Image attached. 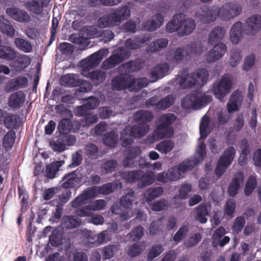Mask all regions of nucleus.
<instances>
[{
  "mask_svg": "<svg viewBox=\"0 0 261 261\" xmlns=\"http://www.w3.org/2000/svg\"><path fill=\"white\" fill-rule=\"evenodd\" d=\"M209 122L210 119L206 115L201 119L199 126L200 138L198 140V144L193 157L185 160L178 166H174L168 170L167 172L170 182L179 180L185 172L191 170L205 158L206 147L202 140L210 132Z\"/></svg>",
  "mask_w": 261,
  "mask_h": 261,
  "instance_id": "obj_1",
  "label": "nucleus"
},
{
  "mask_svg": "<svg viewBox=\"0 0 261 261\" xmlns=\"http://www.w3.org/2000/svg\"><path fill=\"white\" fill-rule=\"evenodd\" d=\"M134 118L139 124L133 126H126L121 132L120 139L124 147L132 143V138H141L147 134L149 130L147 122L152 119L153 115L149 111L140 110L134 114Z\"/></svg>",
  "mask_w": 261,
  "mask_h": 261,
  "instance_id": "obj_2",
  "label": "nucleus"
},
{
  "mask_svg": "<svg viewBox=\"0 0 261 261\" xmlns=\"http://www.w3.org/2000/svg\"><path fill=\"white\" fill-rule=\"evenodd\" d=\"M241 6L237 3H227L220 8L212 6L196 15V18L203 23H210L219 17L228 20L238 16L242 12Z\"/></svg>",
  "mask_w": 261,
  "mask_h": 261,
  "instance_id": "obj_3",
  "label": "nucleus"
},
{
  "mask_svg": "<svg viewBox=\"0 0 261 261\" xmlns=\"http://www.w3.org/2000/svg\"><path fill=\"white\" fill-rule=\"evenodd\" d=\"M108 54V49H100L87 58L82 60L81 62V74L84 76L90 78L95 85L102 83L106 77V72L101 70L91 72L90 70L97 66Z\"/></svg>",
  "mask_w": 261,
  "mask_h": 261,
  "instance_id": "obj_4",
  "label": "nucleus"
},
{
  "mask_svg": "<svg viewBox=\"0 0 261 261\" xmlns=\"http://www.w3.org/2000/svg\"><path fill=\"white\" fill-rule=\"evenodd\" d=\"M209 73L205 68L198 69L195 73L190 74L187 69L178 72L172 81L173 85L179 89L202 87L207 82Z\"/></svg>",
  "mask_w": 261,
  "mask_h": 261,
  "instance_id": "obj_5",
  "label": "nucleus"
},
{
  "mask_svg": "<svg viewBox=\"0 0 261 261\" xmlns=\"http://www.w3.org/2000/svg\"><path fill=\"white\" fill-rule=\"evenodd\" d=\"M196 28V22L191 18H186L183 13L174 15L167 23L166 30L168 33L176 32L179 37L188 36L191 34Z\"/></svg>",
  "mask_w": 261,
  "mask_h": 261,
  "instance_id": "obj_6",
  "label": "nucleus"
},
{
  "mask_svg": "<svg viewBox=\"0 0 261 261\" xmlns=\"http://www.w3.org/2000/svg\"><path fill=\"white\" fill-rule=\"evenodd\" d=\"M130 15V9L127 5L112 8L99 18L97 24L101 28L116 27L119 25L122 21L127 19Z\"/></svg>",
  "mask_w": 261,
  "mask_h": 261,
  "instance_id": "obj_7",
  "label": "nucleus"
},
{
  "mask_svg": "<svg viewBox=\"0 0 261 261\" xmlns=\"http://www.w3.org/2000/svg\"><path fill=\"white\" fill-rule=\"evenodd\" d=\"M149 81L146 78L132 79L124 75H120L114 78L112 81L113 90L120 91L128 89L129 91H136L147 86Z\"/></svg>",
  "mask_w": 261,
  "mask_h": 261,
  "instance_id": "obj_8",
  "label": "nucleus"
},
{
  "mask_svg": "<svg viewBox=\"0 0 261 261\" xmlns=\"http://www.w3.org/2000/svg\"><path fill=\"white\" fill-rule=\"evenodd\" d=\"M134 191L128 189L125 195L122 196L119 203H114L111 207V212L114 214L118 215L121 221L126 220L133 216L132 208L134 201Z\"/></svg>",
  "mask_w": 261,
  "mask_h": 261,
  "instance_id": "obj_9",
  "label": "nucleus"
},
{
  "mask_svg": "<svg viewBox=\"0 0 261 261\" xmlns=\"http://www.w3.org/2000/svg\"><path fill=\"white\" fill-rule=\"evenodd\" d=\"M175 120L176 116L173 114L169 113L160 116L156 124V129L153 134V137L158 140L171 137L173 134L171 125Z\"/></svg>",
  "mask_w": 261,
  "mask_h": 261,
  "instance_id": "obj_10",
  "label": "nucleus"
},
{
  "mask_svg": "<svg viewBox=\"0 0 261 261\" xmlns=\"http://www.w3.org/2000/svg\"><path fill=\"white\" fill-rule=\"evenodd\" d=\"M140 148L138 147H133L128 150L127 156L122 162L123 167L125 168H133L138 165L141 168H149L151 167L153 170H162V163L161 162H156L152 164L147 162H144L143 163H141V161L136 162L134 159L140 154Z\"/></svg>",
  "mask_w": 261,
  "mask_h": 261,
  "instance_id": "obj_11",
  "label": "nucleus"
},
{
  "mask_svg": "<svg viewBox=\"0 0 261 261\" xmlns=\"http://www.w3.org/2000/svg\"><path fill=\"white\" fill-rule=\"evenodd\" d=\"M212 98V96L200 93L188 95L181 100V106L186 110L198 109L209 102Z\"/></svg>",
  "mask_w": 261,
  "mask_h": 261,
  "instance_id": "obj_12",
  "label": "nucleus"
},
{
  "mask_svg": "<svg viewBox=\"0 0 261 261\" xmlns=\"http://www.w3.org/2000/svg\"><path fill=\"white\" fill-rule=\"evenodd\" d=\"M232 86V78L228 74H224L214 83L213 91L215 96L222 101L223 98L230 92Z\"/></svg>",
  "mask_w": 261,
  "mask_h": 261,
  "instance_id": "obj_13",
  "label": "nucleus"
},
{
  "mask_svg": "<svg viewBox=\"0 0 261 261\" xmlns=\"http://www.w3.org/2000/svg\"><path fill=\"white\" fill-rule=\"evenodd\" d=\"M130 55V51L125 48L116 49L108 59L104 61L101 65V67L106 70L113 68L116 65L127 59Z\"/></svg>",
  "mask_w": 261,
  "mask_h": 261,
  "instance_id": "obj_14",
  "label": "nucleus"
},
{
  "mask_svg": "<svg viewBox=\"0 0 261 261\" xmlns=\"http://www.w3.org/2000/svg\"><path fill=\"white\" fill-rule=\"evenodd\" d=\"M236 154V149L233 147H229L223 153L217 162L215 169V174L220 177L226 169L231 164Z\"/></svg>",
  "mask_w": 261,
  "mask_h": 261,
  "instance_id": "obj_15",
  "label": "nucleus"
},
{
  "mask_svg": "<svg viewBox=\"0 0 261 261\" xmlns=\"http://www.w3.org/2000/svg\"><path fill=\"white\" fill-rule=\"evenodd\" d=\"M76 233L80 237L87 239L88 243L95 244L96 246L100 245L105 243L107 240H109L107 236V230H103L94 236L91 234V232L87 229H80L76 230Z\"/></svg>",
  "mask_w": 261,
  "mask_h": 261,
  "instance_id": "obj_16",
  "label": "nucleus"
},
{
  "mask_svg": "<svg viewBox=\"0 0 261 261\" xmlns=\"http://www.w3.org/2000/svg\"><path fill=\"white\" fill-rule=\"evenodd\" d=\"M107 202L104 199H98L91 202L89 205L75 211V214L78 217L91 216L93 211H99L104 208Z\"/></svg>",
  "mask_w": 261,
  "mask_h": 261,
  "instance_id": "obj_17",
  "label": "nucleus"
},
{
  "mask_svg": "<svg viewBox=\"0 0 261 261\" xmlns=\"http://www.w3.org/2000/svg\"><path fill=\"white\" fill-rule=\"evenodd\" d=\"M98 189V186H93L86 189L72 201V206L73 207L81 206L86 204L89 199L97 197L99 195Z\"/></svg>",
  "mask_w": 261,
  "mask_h": 261,
  "instance_id": "obj_18",
  "label": "nucleus"
},
{
  "mask_svg": "<svg viewBox=\"0 0 261 261\" xmlns=\"http://www.w3.org/2000/svg\"><path fill=\"white\" fill-rule=\"evenodd\" d=\"M227 50L226 45L223 43L215 44L205 55V60L208 63H213L222 58Z\"/></svg>",
  "mask_w": 261,
  "mask_h": 261,
  "instance_id": "obj_19",
  "label": "nucleus"
},
{
  "mask_svg": "<svg viewBox=\"0 0 261 261\" xmlns=\"http://www.w3.org/2000/svg\"><path fill=\"white\" fill-rule=\"evenodd\" d=\"M261 30V16L254 14L248 17L245 22L244 32L247 35H254Z\"/></svg>",
  "mask_w": 261,
  "mask_h": 261,
  "instance_id": "obj_20",
  "label": "nucleus"
},
{
  "mask_svg": "<svg viewBox=\"0 0 261 261\" xmlns=\"http://www.w3.org/2000/svg\"><path fill=\"white\" fill-rule=\"evenodd\" d=\"M6 13L11 18L19 22L27 23L31 20V16L27 12L17 7L8 8Z\"/></svg>",
  "mask_w": 261,
  "mask_h": 261,
  "instance_id": "obj_21",
  "label": "nucleus"
},
{
  "mask_svg": "<svg viewBox=\"0 0 261 261\" xmlns=\"http://www.w3.org/2000/svg\"><path fill=\"white\" fill-rule=\"evenodd\" d=\"M48 3L49 0H29L24 3V6L32 13L39 15Z\"/></svg>",
  "mask_w": 261,
  "mask_h": 261,
  "instance_id": "obj_22",
  "label": "nucleus"
},
{
  "mask_svg": "<svg viewBox=\"0 0 261 261\" xmlns=\"http://www.w3.org/2000/svg\"><path fill=\"white\" fill-rule=\"evenodd\" d=\"M81 124L77 121H71L67 118L60 121L58 125V129L60 133H66L68 132H76L80 129Z\"/></svg>",
  "mask_w": 261,
  "mask_h": 261,
  "instance_id": "obj_23",
  "label": "nucleus"
},
{
  "mask_svg": "<svg viewBox=\"0 0 261 261\" xmlns=\"http://www.w3.org/2000/svg\"><path fill=\"white\" fill-rule=\"evenodd\" d=\"M244 176L241 172H237L228 188V192L230 196L234 197L237 193L241 186L244 183Z\"/></svg>",
  "mask_w": 261,
  "mask_h": 261,
  "instance_id": "obj_24",
  "label": "nucleus"
},
{
  "mask_svg": "<svg viewBox=\"0 0 261 261\" xmlns=\"http://www.w3.org/2000/svg\"><path fill=\"white\" fill-rule=\"evenodd\" d=\"M88 32L90 38L101 37L105 42L110 41L114 36L113 32L109 30L102 32L95 28L91 27L89 29Z\"/></svg>",
  "mask_w": 261,
  "mask_h": 261,
  "instance_id": "obj_25",
  "label": "nucleus"
},
{
  "mask_svg": "<svg viewBox=\"0 0 261 261\" xmlns=\"http://www.w3.org/2000/svg\"><path fill=\"white\" fill-rule=\"evenodd\" d=\"M243 24L241 21L236 22L231 27L229 32V39L233 44H237L242 37Z\"/></svg>",
  "mask_w": 261,
  "mask_h": 261,
  "instance_id": "obj_26",
  "label": "nucleus"
},
{
  "mask_svg": "<svg viewBox=\"0 0 261 261\" xmlns=\"http://www.w3.org/2000/svg\"><path fill=\"white\" fill-rule=\"evenodd\" d=\"M169 70V66L167 63H161L155 66L151 72L152 79L151 82H155L158 79H161L168 74Z\"/></svg>",
  "mask_w": 261,
  "mask_h": 261,
  "instance_id": "obj_27",
  "label": "nucleus"
},
{
  "mask_svg": "<svg viewBox=\"0 0 261 261\" xmlns=\"http://www.w3.org/2000/svg\"><path fill=\"white\" fill-rule=\"evenodd\" d=\"M226 34V30L221 27L214 28L210 33L207 39V42L209 44L212 45L223 39Z\"/></svg>",
  "mask_w": 261,
  "mask_h": 261,
  "instance_id": "obj_28",
  "label": "nucleus"
},
{
  "mask_svg": "<svg viewBox=\"0 0 261 261\" xmlns=\"http://www.w3.org/2000/svg\"><path fill=\"white\" fill-rule=\"evenodd\" d=\"M191 188L192 186L190 184L184 183L181 185L178 190L179 195L175 196L172 200V202L176 207L182 204V199L187 197L188 193L191 191Z\"/></svg>",
  "mask_w": 261,
  "mask_h": 261,
  "instance_id": "obj_29",
  "label": "nucleus"
},
{
  "mask_svg": "<svg viewBox=\"0 0 261 261\" xmlns=\"http://www.w3.org/2000/svg\"><path fill=\"white\" fill-rule=\"evenodd\" d=\"M25 97V94L22 91H19L14 92L9 98V105L13 108H19L24 102Z\"/></svg>",
  "mask_w": 261,
  "mask_h": 261,
  "instance_id": "obj_30",
  "label": "nucleus"
},
{
  "mask_svg": "<svg viewBox=\"0 0 261 261\" xmlns=\"http://www.w3.org/2000/svg\"><path fill=\"white\" fill-rule=\"evenodd\" d=\"M164 17L160 14L153 16L145 24L144 28L146 30L153 31L160 28L164 21Z\"/></svg>",
  "mask_w": 261,
  "mask_h": 261,
  "instance_id": "obj_31",
  "label": "nucleus"
},
{
  "mask_svg": "<svg viewBox=\"0 0 261 261\" xmlns=\"http://www.w3.org/2000/svg\"><path fill=\"white\" fill-rule=\"evenodd\" d=\"M243 100V96L241 92L234 91L231 94L229 101L227 105V109L228 113L233 112L238 109V104Z\"/></svg>",
  "mask_w": 261,
  "mask_h": 261,
  "instance_id": "obj_32",
  "label": "nucleus"
},
{
  "mask_svg": "<svg viewBox=\"0 0 261 261\" xmlns=\"http://www.w3.org/2000/svg\"><path fill=\"white\" fill-rule=\"evenodd\" d=\"M166 59L171 62L178 63L182 61L185 57V51L181 48L171 49L166 53Z\"/></svg>",
  "mask_w": 261,
  "mask_h": 261,
  "instance_id": "obj_33",
  "label": "nucleus"
},
{
  "mask_svg": "<svg viewBox=\"0 0 261 261\" xmlns=\"http://www.w3.org/2000/svg\"><path fill=\"white\" fill-rule=\"evenodd\" d=\"M202 42L199 40L191 42L186 47V54L189 56H199L204 50Z\"/></svg>",
  "mask_w": 261,
  "mask_h": 261,
  "instance_id": "obj_34",
  "label": "nucleus"
},
{
  "mask_svg": "<svg viewBox=\"0 0 261 261\" xmlns=\"http://www.w3.org/2000/svg\"><path fill=\"white\" fill-rule=\"evenodd\" d=\"M0 31L9 37H12L15 33L11 21L3 15H0Z\"/></svg>",
  "mask_w": 261,
  "mask_h": 261,
  "instance_id": "obj_35",
  "label": "nucleus"
},
{
  "mask_svg": "<svg viewBox=\"0 0 261 261\" xmlns=\"http://www.w3.org/2000/svg\"><path fill=\"white\" fill-rule=\"evenodd\" d=\"M17 54V51L10 46L0 45V59L12 61L16 58Z\"/></svg>",
  "mask_w": 261,
  "mask_h": 261,
  "instance_id": "obj_36",
  "label": "nucleus"
},
{
  "mask_svg": "<svg viewBox=\"0 0 261 261\" xmlns=\"http://www.w3.org/2000/svg\"><path fill=\"white\" fill-rule=\"evenodd\" d=\"M99 101L98 98L90 97L86 100L84 105L80 106L76 108V115H82L85 109H94L99 105Z\"/></svg>",
  "mask_w": 261,
  "mask_h": 261,
  "instance_id": "obj_37",
  "label": "nucleus"
},
{
  "mask_svg": "<svg viewBox=\"0 0 261 261\" xmlns=\"http://www.w3.org/2000/svg\"><path fill=\"white\" fill-rule=\"evenodd\" d=\"M151 39L150 36H146L142 38H136L134 39H128L125 41V46L126 48L135 49L139 48L143 45V44Z\"/></svg>",
  "mask_w": 261,
  "mask_h": 261,
  "instance_id": "obj_38",
  "label": "nucleus"
},
{
  "mask_svg": "<svg viewBox=\"0 0 261 261\" xmlns=\"http://www.w3.org/2000/svg\"><path fill=\"white\" fill-rule=\"evenodd\" d=\"M14 44L20 51L25 53H30L33 50V45L29 41L22 38H16Z\"/></svg>",
  "mask_w": 261,
  "mask_h": 261,
  "instance_id": "obj_39",
  "label": "nucleus"
},
{
  "mask_svg": "<svg viewBox=\"0 0 261 261\" xmlns=\"http://www.w3.org/2000/svg\"><path fill=\"white\" fill-rule=\"evenodd\" d=\"M82 220L75 216H66L62 218V226L66 229H72L80 226Z\"/></svg>",
  "mask_w": 261,
  "mask_h": 261,
  "instance_id": "obj_40",
  "label": "nucleus"
},
{
  "mask_svg": "<svg viewBox=\"0 0 261 261\" xmlns=\"http://www.w3.org/2000/svg\"><path fill=\"white\" fill-rule=\"evenodd\" d=\"M168 44V40L166 38H161L152 42L146 48L148 53H155L166 47Z\"/></svg>",
  "mask_w": 261,
  "mask_h": 261,
  "instance_id": "obj_41",
  "label": "nucleus"
},
{
  "mask_svg": "<svg viewBox=\"0 0 261 261\" xmlns=\"http://www.w3.org/2000/svg\"><path fill=\"white\" fill-rule=\"evenodd\" d=\"M211 211L209 204H201L197 208L196 219L201 223H205L207 221L206 216Z\"/></svg>",
  "mask_w": 261,
  "mask_h": 261,
  "instance_id": "obj_42",
  "label": "nucleus"
},
{
  "mask_svg": "<svg viewBox=\"0 0 261 261\" xmlns=\"http://www.w3.org/2000/svg\"><path fill=\"white\" fill-rule=\"evenodd\" d=\"M163 192L164 189L162 187L150 188L144 193V197L146 201L150 202L161 196Z\"/></svg>",
  "mask_w": 261,
  "mask_h": 261,
  "instance_id": "obj_43",
  "label": "nucleus"
},
{
  "mask_svg": "<svg viewBox=\"0 0 261 261\" xmlns=\"http://www.w3.org/2000/svg\"><path fill=\"white\" fill-rule=\"evenodd\" d=\"M77 176V174L75 171L72 172L65 175L63 179L64 182L62 184V187L64 188H73L75 187L78 182Z\"/></svg>",
  "mask_w": 261,
  "mask_h": 261,
  "instance_id": "obj_44",
  "label": "nucleus"
},
{
  "mask_svg": "<svg viewBox=\"0 0 261 261\" xmlns=\"http://www.w3.org/2000/svg\"><path fill=\"white\" fill-rule=\"evenodd\" d=\"M61 84L67 87H75L79 85L80 82L77 75L68 74L63 76L60 81Z\"/></svg>",
  "mask_w": 261,
  "mask_h": 261,
  "instance_id": "obj_45",
  "label": "nucleus"
},
{
  "mask_svg": "<svg viewBox=\"0 0 261 261\" xmlns=\"http://www.w3.org/2000/svg\"><path fill=\"white\" fill-rule=\"evenodd\" d=\"M64 164V161H57L47 166L45 175L46 177L53 178L55 177L60 168Z\"/></svg>",
  "mask_w": 261,
  "mask_h": 261,
  "instance_id": "obj_46",
  "label": "nucleus"
},
{
  "mask_svg": "<svg viewBox=\"0 0 261 261\" xmlns=\"http://www.w3.org/2000/svg\"><path fill=\"white\" fill-rule=\"evenodd\" d=\"M122 187V184L119 181H116L114 183H107L100 187H98V191L99 195H107L112 192L115 189H120Z\"/></svg>",
  "mask_w": 261,
  "mask_h": 261,
  "instance_id": "obj_47",
  "label": "nucleus"
},
{
  "mask_svg": "<svg viewBox=\"0 0 261 261\" xmlns=\"http://www.w3.org/2000/svg\"><path fill=\"white\" fill-rule=\"evenodd\" d=\"M175 146V143L172 140H165L161 142L156 146V149L161 153L166 154L171 151Z\"/></svg>",
  "mask_w": 261,
  "mask_h": 261,
  "instance_id": "obj_48",
  "label": "nucleus"
},
{
  "mask_svg": "<svg viewBox=\"0 0 261 261\" xmlns=\"http://www.w3.org/2000/svg\"><path fill=\"white\" fill-rule=\"evenodd\" d=\"M20 123V118L18 115L8 114L7 117L5 119V126L10 129L16 128Z\"/></svg>",
  "mask_w": 261,
  "mask_h": 261,
  "instance_id": "obj_49",
  "label": "nucleus"
},
{
  "mask_svg": "<svg viewBox=\"0 0 261 261\" xmlns=\"http://www.w3.org/2000/svg\"><path fill=\"white\" fill-rule=\"evenodd\" d=\"M175 97L173 95H168L164 98L159 100L156 105V110H165L170 107L174 103Z\"/></svg>",
  "mask_w": 261,
  "mask_h": 261,
  "instance_id": "obj_50",
  "label": "nucleus"
},
{
  "mask_svg": "<svg viewBox=\"0 0 261 261\" xmlns=\"http://www.w3.org/2000/svg\"><path fill=\"white\" fill-rule=\"evenodd\" d=\"M28 79L24 76H19L11 80L9 83V85L13 90H17L19 89L25 87L28 85Z\"/></svg>",
  "mask_w": 261,
  "mask_h": 261,
  "instance_id": "obj_51",
  "label": "nucleus"
},
{
  "mask_svg": "<svg viewBox=\"0 0 261 261\" xmlns=\"http://www.w3.org/2000/svg\"><path fill=\"white\" fill-rule=\"evenodd\" d=\"M83 118L81 120L80 122L81 127L88 126L93 123L96 122L98 120V118L96 115L92 114L88 112H85L84 111Z\"/></svg>",
  "mask_w": 261,
  "mask_h": 261,
  "instance_id": "obj_52",
  "label": "nucleus"
},
{
  "mask_svg": "<svg viewBox=\"0 0 261 261\" xmlns=\"http://www.w3.org/2000/svg\"><path fill=\"white\" fill-rule=\"evenodd\" d=\"M141 176L139 177V184L141 187L148 186L151 185L155 180V177L154 173L152 171L147 172L144 174H141Z\"/></svg>",
  "mask_w": 261,
  "mask_h": 261,
  "instance_id": "obj_53",
  "label": "nucleus"
},
{
  "mask_svg": "<svg viewBox=\"0 0 261 261\" xmlns=\"http://www.w3.org/2000/svg\"><path fill=\"white\" fill-rule=\"evenodd\" d=\"M242 55L241 50L237 48H233L230 52L229 64L231 67L237 66L241 62Z\"/></svg>",
  "mask_w": 261,
  "mask_h": 261,
  "instance_id": "obj_54",
  "label": "nucleus"
},
{
  "mask_svg": "<svg viewBox=\"0 0 261 261\" xmlns=\"http://www.w3.org/2000/svg\"><path fill=\"white\" fill-rule=\"evenodd\" d=\"M240 148L241 149V153L239 158V163L243 165L247 158V155L249 153V144L246 139L243 140L240 142Z\"/></svg>",
  "mask_w": 261,
  "mask_h": 261,
  "instance_id": "obj_55",
  "label": "nucleus"
},
{
  "mask_svg": "<svg viewBox=\"0 0 261 261\" xmlns=\"http://www.w3.org/2000/svg\"><path fill=\"white\" fill-rule=\"evenodd\" d=\"M145 243L144 242H140L131 246L127 253L129 256H136L140 254L145 249Z\"/></svg>",
  "mask_w": 261,
  "mask_h": 261,
  "instance_id": "obj_56",
  "label": "nucleus"
},
{
  "mask_svg": "<svg viewBox=\"0 0 261 261\" xmlns=\"http://www.w3.org/2000/svg\"><path fill=\"white\" fill-rule=\"evenodd\" d=\"M256 185V176L254 174L251 175L247 179L244 189L246 195H250L254 190Z\"/></svg>",
  "mask_w": 261,
  "mask_h": 261,
  "instance_id": "obj_57",
  "label": "nucleus"
},
{
  "mask_svg": "<svg viewBox=\"0 0 261 261\" xmlns=\"http://www.w3.org/2000/svg\"><path fill=\"white\" fill-rule=\"evenodd\" d=\"M141 174V170L124 172L122 173L121 176L127 182H134L139 178Z\"/></svg>",
  "mask_w": 261,
  "mask_h": 261,
  "instance_id": "obj_58",
  "label": "nucleus"
},
{
  "mask_svg": "<svg viewBox=\"0 0 261 261\" xmlns=\"http://www.w3.org/2000/svg\"><path fill=\"white\" fill-rule=\"evenodd\" d=\"M30 57L26 55L21 54L17 58L16 63L18 64L19 70L22 71L31 63Z\"/></svg>",
  "mask_w": 261,
  "mask_h": 261,
  "instance_id": "obj_59",
  "label": "nucleus"
},
{
  "mask_svg": "<svg viewBox=\"0 0 261 261\" xmlns=\"http://www.w3.org/2000/svg\"><path fill=\"white\" fill-rule=\"evenodd\" d=\"M15 139V132L14 131L8 132L3 138L4 147L7 149H10L14 144Z\"/></svg>",
  "mask_w": 261,
  "mask_h": 261,
  "instance_id": "obj_60",
  "label": "nucleus"
},
{
  "mask_svg": "<svg viewBox=\"0 0 261 261\" xmlns=\"http://www.w3.org/2000/svg\"><path fill=\"white\" fill-rule=\"evenodd\" d=\"M144 233V229L141 226H138L135 228L129 233L127 234L129 240L135 241L140 240Z\"/></svg>",
  "mask_w": 261,
  "mask_h": 261,
  "instance_id": "obj_61",
  "label": "nucleus"
},
{
  "mask_svg": "<svg viewBox=\"0 0 261 261\" xmlns=\"http://www.w3.org/2000/svg\"><path fill=\"white\" fill-rule=\"evenodd\" d=\"M62 239V232L58 229H55L49 237V242L52 246H56L60 244Z\"/></svg>",
  "mask_w": 261,
  "mask_h": 261,
  "instance_id": "obj_62",
  "label": "nucleus"
},
{
  "mask_svg": "<svg viewBox=\"0 0 261 261\" xmlns=\"http://www.w3.org/2000/svg\"><path fill=\"white\" fill-rule=\"evenodd\" d=\"M118 141V135L115 132H112L105 136L103 142L105 144L110 147H115Z\"/></svg>",
  "mask_w": 261,
  "mask_h": 261,
  "instance_id": "obj_63",
  "label": "nucleus"
},
{
  "mask_svg": "<svg viewBox=\"0 0 261 261\" xmlns=\"http://www.w3.org/2000/svg\"><path fill=\"white\" fill-rule=\"evenodd\" d=\"M163 246L161 245H155L153 246L149 250L147 258L148 260H152L153 259L158 256L163 252Z\"/></svg>",
  "mask_w": 261,
  "mask_h": 261,
  "instance_id": "obj_64",
  "label": "nucleus"
}]
</instances>
